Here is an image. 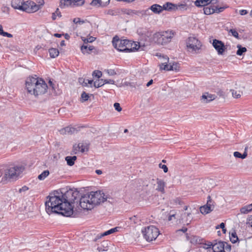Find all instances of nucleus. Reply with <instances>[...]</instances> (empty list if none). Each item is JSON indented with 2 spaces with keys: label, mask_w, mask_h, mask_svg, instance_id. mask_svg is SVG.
<instances>
[{
  "label": "nucleus",
  "mask_w": 252,
  "mask_h": 252,
  "mask_svg": "<svg viewBox=\"0 0 252 252\" xmlns=\"http://www.w3.org/2000/svg\"><path fill=\"white\" fill-rule=\"evenodd\" d=\"M46 198L45 209L49 215L55 213L66 217H75L74 211L71 208L65 207V204L63 200L61 194L58 191H55L50 193Z\"/></svg>",
  "instance_id": "f257e3e1"
},
{
  "label": "nucleus",
  "mask_w": 252,
  "mask_h": 252,
  "mask_svg": "<svg viewBox=\"0 0 252 252\" xmlns=\"http://www.w3.org/2000/svg\"><path fill=\"white\" fill-rule=\"evenodd\" d=\"M26 88L28 93L36 96L45 94L47 92L48 86L43 79L35 75L27 78Z\"/></svg>",
  "instance_id": "f03ea898"
},
{
  "label": "nucleus",
  "mask_w": 252,
  "mask_h": 252,
  "mask_svg": "<svg viewBox=\"0 0 252 252\" xmlns=\"http://www.w3.org/2000/svg\"><path fill=\"white\" fill-rule=\"evenodd\" d=\"M25 167L22 165H6L0 168V179L2 180L17 179L24 171Z\"/></svg>",
  "instance_id": "7ed1b4c3"
},
{
  "label": "nucleus",
  "mask_w": 252,
  "mask_h": 252,
  "mask_svg": "<svg viewBox=\"0 0 252 252\" xmlns=\"http://www.w3.org/2000/svg\"><path fill=\"white\" fill-rule=\"evenodd\" d=\"M176 32L173 30H167L157 32L153 35V40L158 44L166 45L170 43Z\"/></svg>",
  "instance_id": "20e7f679"
},
{
  "label": "nucleus",
  "mask_w": 252,
  "mask_h": 252,
  "mask_svg": "<svg viewBox=\"0 0 252 252\" xmlns=\"http://www.w3.org/2000/svg\"><path fill=\"white\" fill-rule=\"evenodd\" d=\"M61 194L63 197V200L65 204V207L66 208L70 207L73 211V206L72 204L75 202V200L79 196V191L75 189H70L64 192L62 191Z\"/></svg>",
  "instance_id": "39448f33"
},
{
  "label": "nucleus",
  "mask_w": 252,
  "mask_h": 252,
  "mask_svg": "<svg viewBox=\"0 0 252 252\" xmlns=\"http://www.w3.org/2000/svg\"><path fill=\"white\" fill-rule=\"evenodd\" d=\"M144 238L149 242L155 240L159 234L158 228L154 225H150L142 230Z\"/></svg>",
  "instance_id": "423d86ee"
},
{
  "label": "nucleus",
  "mask_w": 252,
  "mask_h": 252,
  "mask_svg": "<svg viewBox=\"0 0 252 252\" xmlns=\"http://www.w3.org/2000/svg\"><path fill=\"white\" fill-rule=\"evenodd\" d=\"M163 63L159 65L160 69L165 70L167 71H174L175 72H178L180 70V66L177 63H170L167 64L169 61V58L167 56H162Z\"/></svg>",
  "instance_id": "0eeeda50"
},
{
  "label": "nucleus",
  "mask_w": 252,
  "mask_h": 252,
  "mask_svg": "<svg viewBox=\"0 0 252 252\" xmlns=\"http://www.w3.org/2000/svg\"><path fill=\"white\" fill-rule=\"evenodd\" d=\"M91 197V203H93L94 207L95 205L100 204L105 202L107 198L104 193L101 191H97L95 192L92 191L90 193Z\"/></svg>",
  "instance_id": "6e6552de"
},
{
  "label": "nucleus",
  "mask_w": 252,
  "mask_h": 252,
  "mask_svg": "<svg viewBox=\"0 0 252 252\" xmlns=\"http://www.w3.org/2000/svg\"><path fill=\"white\" fill-rule=\"evenodd\" d=\"M90 194L87 193L82 196L80 199V205L84 210H91L94 208L93 203L91 202L92 199Z\"/></svg>",
  "instance_id": "1a4fd4ad"
},
{
  "label": "nucleus",
  "mask_w": 252,
  "mask_h": 252,
  "mask_svg": "<svg viewBox=\"0 0 252 252\" xmlns=\"http://www.w3.org/2000/svg\"><path fill=\"white\" fill-rule=\"evenodd\" d=\"M23 11L28 13H32L36 12L39 9V5H37L34 2L31 0H27L24 1L23 0Z\"/></svg>",
  "instance_id": "9d476101"
},
{
  "label": "nucleus",
  "mask_w": 252,
  "mask_h": 252,
  "mask_svg": "<svg viewBox=\"0 0 252 252\" xmlns=\"http://www.w3.org/2000/svg\"><path fill=\"white\" fill-rule=\"evenodd\" d=\"M187 46L188 49L196 52L200 49L201 44L200 42L195 37H189L187 42Z\"/></svg>",
  "instance_id": "9b49d317"
},
{
  "label": "nucleus",
  "mask_w": 252,
  "mask_h": 252,
  "mask_svg": "<svg viewBox=\"0 0 252 252\" xmlns=\"http://www.w3.org/2000/svg\"><path fill=\"white\" fill-rule=\"evenodd\" d=\"M127 39H120L117 36L113 38L112 44L115 48L121 52H124L123 50L127 43Z\"/></svg>",
  "instance_id": "f8f14e48"
},
{
  "label": "nucleus",
  "mask_w": 252,
  "mask_h": 252,
  "mask_svg": "<svg viewBox=\"0 0 252 252\" xmlns=\"http://www.w3.org/2000/svg\"><path fill=\"white\" fill-rule=\"evenodd\" d=\"M127 43H126V46L123 50L124 52H131L137 51L140 48L139 43L131 40H127Z\"/></svg>",
  "instance_id": "ddd939ff"
},
{
  "label": "nucleus",
  "mask_w": 252,
  "mask_h": 252,
  "mask_svg": "<svg viewBox=\"0 0 252 252\" xmlns=\"http://www.w3.org/2000/svg\"><path fill=\"white\" fill-rule=\"evenodd\" d=\"M213 46L214 48L218 52L219 55H222L224 52L226 48L224 43L220 40L217 39H214L212 43Z\"/></svg>",
  "instance_id": "4468645a"
},
{
  "label": "nucleus",
  "mask_w": 252,
  "mask_h": 252,
  "mask_svg": "<svg viewBox=\"0 0 252 252\" xmlns=\"http://www.w3.org/2000/svg\"><path fill=\"white\" fill-rule=\"evenodd\" d=\"M110 244V241L108 240L103 241L100 244L97 245V250L99 252H106L108 250Z\"/></svg>",
  "instance_id": "2eb2a0df"
},
{
  "label": "nucleus",
  "mask_w": 252,
  "mask_h": 252,
  "mask_svg": "<svg viewBox=\"0 0 252 252\" xmlns=\"http://www.w3.org/2000/svg\"><path fill=\"white\" fill-rule=\"evenodd\" d=\"M148 9L149 11L151 10L154 13L156 14H159L163 10V7L158 4H153Z\"/></svg>",
  "instance_id": "dca6fc26"
},
{
  "label": "nucleus",
  "mask_w": 252,
  "mask_h": 252,
  "mask_svg": "<svg viewBox=\"0 0 252 252\" xmlns=\"http://www.w3.org/2000/svg\"><path fill=\"white\" fill-rule=\"evenodd\" d=\"M215 99V95L209 94L208 93H206L203 94L201 96L202 102L207 103Z\"/></svg>",
  "instance_id": "f3484780"
},
{
  "label": "nucleus",
  "mask_w": 252,
  "mask_h": 252,
  "mask_svg": "<svg viewBox=\"0 0 252 252\" xmlns=\"http://www.w3.org/2000/svg\"><path fill=\"white\" fill-rule=\"evenodd\" d=\"M23 0H12L11 6L16 9L23 11Z\"/></svg>",
  "instance_id": "a211bd4d"
},
{
  "label": "nucleus",
  "mask_w": 252,
  "mask_h": 252,
  "mask_svg": "<svg viewBox=\"0 0 252 252\" xmlns=\"http://www.w3.org/2000/svg\"><path fill=\"white\" fill-rule=\"evenodd\" d=\"M163 10L167 11L176 10L177 6L176 4L171 3L170 2H167L162 6Z\"/></svg>",
  "instance_id": "6ab92c4d"
},
{
  "label": "nucleus",
  "mask_w": 252,
  "mask_h": 252,
  "mask_svg": "<svg viewBox=\"0 0 252 252\" xmlns=\"http://www.w3.org/2000/svg\"><path fill=\"white\" fill-rule=\"evenodd\" d=\"M225 242L219 241L218 243H215L213 246V251H224V244Z\"/></svg>",
  "instance_id": "aec40b11"
},
{
  "label": "nucleus",
  "mask_w": 252,
  "mask_h": 252,
  "mask_svg": "<svg viewBox=\"0 0 252 252\" xmlns=\"http://www.w3.org/2000/svg\"><path fill=\"white\" fill-rule=\"evenodd\" d=\"M75 129L70 126H66L63 128L61 129L60 132L62 134H70L74 132Z\"/></svg>",
  "instance_id": "412c9836"
},
{
  "label": "nucleus",
  "mask_w": 252,
  "mask_h": 252,
  "mask_svg": "<svg viewBox=\"0 0 252 252\" xmlns=\"http://www.w3.org/2000/svg\"><path fill=\"white\" fill-rule=\"evenodd\" d=\"M157 183L158 185L157 190L162 193H164V187L165 185L164 182L162 180L158 179Z\"/></svg>",
  "instance_id": "4be33fe9"
},
{
  "label": "nucleus",
  "mask_w": 252,
  "mask_h": 252,
  "mask_svg": "<svg viewBox=\"0 0 252 252\" xmlns=\"http://www.w3.org/2000/svg\"><path fill=\"white\" fill-rule=\"evenodd\" d=\"M94 47L93 46H88L87 45H83L81 47V50L82 52L85 54L86 53L90 54L91 52L94 49Z\"/></svg>",
  "instance_id": "5701e85b"
},
{
  "label": "nucleus",
  "mask_w": 252,
  "mask_h": 252,
  "mask_svg": "<svg viewBox=\"0 0 252 252\" xmlns=\"http://www.w3.org/2000/svg\"><path fill=\"white\" fill-rule=\"evenodd\" d=\"M72 0H60V7L61 8H64L69 6L73 7Z\"/></svg>",
  "instance_id": "b1692460"
},
{
  "label": "nucleus",
  "mask_w": 252,
  "mask_h": 252,
  "mask_svg": "<svg viewBox=\"0 0 252 252\" xmlns=\"http://www.w3.org/2000/svg\"><path fill=\"white\" fill-rule=\"evenodd\" d=\"M134 15H136L139 16H144L146 15H150V14L149 13V9H147L146 10H133V16Z\"/></svg>",
  "instance_id": "393cba45"
},
{
  "label": "nucleus",
  "mask_w": 252,
  "mask_h": 252,
  "mask_svg": "<svg viewBox=\"0 0 252 252\" xmlns=\"http://www.w3.org/2000/svg\"><path fill=\"white\" fill-rule=\"evenodd\" d=\"M77 157L75 156H67L65 157V159L67 162V165L69 166H72L74 164L75 161L76 160Z\"/></svg>",
  "instance_id": "a878e982"
},
{
  "label": "nucleus",
  "mask_w": 252,
  "mask_h": 252,
  "mask_svg": "<svg viewBox=\"0 0 252 252\" xmlns=\"http://www.w3.org/2000/svg\"><path fill=\"white\" fill-rule=\"evenodd\" d=\"M104 13L111 16H117L120 14V10L119 9H108L105 10Z\"/></svg>",
  "instance_id": "bb28decb"
},
{
  "label": "nucleus",
  "mask_w": 252,
  "mask_h": 252,
  "mask_svg": "<svg viewBox=\"0 0 252 252\" xmlns=\"http://www.w3.org/2000/svg\"><path fill=\"white\" fill-rule=\"evenodd\" d=\"M50 56L52 58H55L59 56V51L58 49L51 48L49 49Z\"/></svg>",
  "instance_id": "cd10ccee"
},
{
  "label": "nucleus",
  "mask_w": 252,
  "mask_h": 252,
  "mask_svg": "<svg viewBox=\"0 0 252 252\" xmlns=\"http://www.w3.org/2000/svg\"><path fill=\"white\" fill-rule=\"evenodd\" d=\"M252 211V204H249L245 206L240 209V212L242 214H248Z\"/></svg>",
  "instance_id": "c85d7f7f"
},
{
  "label": "nucleus",
  "mask_w": 252,
  "mask_h": 252,
  "mask_svg": "<svg viewBox=\"0 0 252 252\" xmlns=\"http://www.w3.org/2000/svg\"><path fill=\"white\" fill-rule=\"evenodd\" d=\"M213 210L211 209V207L206 206L205 205L202 206L200 208V211L202 214H207Z\"/></svg>",
  "instance_id": "c756f323"
},
{
  "label": "nucleus",
  "mask_w": 252,
  "mask_h": 252,
  "mask_svg": "<svg viewBox=\"0 0 252 252\" xmlns=\"http://www.w3.org/2000/svg\"><path fill=\"white\" fill-rule=\"evenodd\" d=\"M113 230H112L111 229L102 233H101V234H98L95 239L94 240V241H96L97 239H100L103 236H107V235H110L111 234H112L113 233Z\"/></svg>",
  "instance_id": "7c9ffc66"
},
{
  "label": "nucleus",
  "mask_w": 252,
  "mask_h": 252,
  "mask_svg": "<svg viewBox=\"0 0 252 252\" xmlns=\"http://www.w3.org/2000/svg\"><path fill=\"white\" fill-rule=\"evenodd\" d=\"M238 238L237 235V234L235 231L232 232L230 235V241L234 244L236 243L238 241Z\"/></svg>",
  "instance_id": "2f4dec72"
},
{
  "label": "nucleus",
  "mask_w": 252,
  "mask_h": 252,
  "mask_svg": "<svg viewBox=\"0 0 252 252\" xmlns=\"http://www.w3.org/2000/svg\"><path fill=\"white\" fill-rule=\"evenodd\" d=\"M233 155L236 158L244 159L247 157L248 154L247 152H244L243 154H241L239 152H235L233 153Z\"/></svg>",
  "instance_id": "473e14b6"
},
{
  "label": "nucleus",
  "mask_w": 252,
  "mask_h": 252,
  "mask_svg": "<svg viewBox=\"0 0 252 252\" xmlns=\"http://www.w3.org/2000/svg\"><path fill=\"white\" fill-rule=\"evenodd\" d=\"M237 48H238L236 52L237 55L241 56L244 53L247 51V49L246 47H243L239 44L237 45Z\"/></svg>",
  "instance_id": "72a5a7b5"
},
{
  "label": "nucleus",
  "mask_w": 252,
  "mask_h": 252,
  "mask_svg": "<svg viewBox=\"0 0 252 252\" xmlns=\"http://www.w3.org/2000/svg\"><path fill=\"white\" fill-rule=\"evenodd\" d=\"M120 14H127L133 16V10L130 9L123 8L120 9Z\"/></svg>",
  "instance_id": "f704fd0d"
},
{
  "label": "nucleus",
  "mask_w": 252,
  "mask_h": 252,
  "mask_svg": "<svg viewBox=\"0 0 252 252\" xmlns=\"http://www.w3.org/2000/svg\"><path fill=\"white\" fill-rule=\"evenodd\" d=\"M74 150H77L76 149L78 148V150H80L82 153L88 150V148L86 146L84 145L82 143H79L78 146L75 147V146L73 147Z\"/></svg>",
  "instance_id": "c9c22d12"
},
{
  "label": "nucleus",
  "mask_w": 252,
  "mask_h": 252,
  "mask_svg": "<svg viewBox=\"0 0 252 252\" xmlns=\"http://www.w3.org/2000/svg\"><path fill=\"white\" fill-rule=\"evenodd\" d=\"M49 175V171L48 170H45L42 172L38 176V179L40 180H44Z\"/></svg>",
  "instance_id": "e433bc0d"
},
{
  "label": "nucleus",
  "mask_w": 252,
  "mask_h": 252,
  "mask_svg": "<svg viewBox=\"0 0 252 252\" xmlns=\"http://www.w3.org/2000/svg\"><path fill=\"white\" fill-rule=\"evenodd\" d=\"M203 11L204 13L206 15H210L214 13V10L212 8V6L204 7Z\"/></svg>",
  "instance_id": "4c0bfd02"
},
{
  "label": "nucleus",
  "mask_w": 252,
  "mask_h": 252,
  "mask_svg": "<svg viewBox=\"0 0 252 252\" xmlns=\"http://www.w3.org/2000/svg\"><path fill=\"white\" fill-rule=\"evenodd\" d=\"M57 16L59 18L62 17V14L61 12L59 10V9L58 8L56 9V11L52 13V19L53 20H55L57 18Z\"/></svg>",
  "instance_id": "58836bf2"
},
{
  "label": "nucleus",
  "mask_w": 252,
  "mask_h": 252,
  "mask_svg": "<svg viewBox=\"0 0 252 252\" xmlns=\"http://www.w3.org/2000/svg\"><path fill=\"white\" fill-rule=\"evenodd\" d=\"M82 40L84 42V44H87L88 43H92L95 40V38L93 37L92 36H90L88 38H86L84 37H82Z\"/></svg>",
  "instance_id": "ea45409f"
},
{
  "label": "nucleus",
  "mask_w": 252,
  "mask_h": 252,
  "mask_svg": "<svg viewBox=\"0 0 252 252\" xmlns=\"http://www.w3.org/2000/svg\"><path fill=\"white\" fill-rule=\"evenodd\" d=\"M104 85V84L103 82V79H102L96 80V81H94V87H95V88H97L102 87Z\"/></svg>",
  "instance_id": "a19ab883"
},
{
  "label": "nucleus",
  "mask_w": 252,
  "mask_h": 252,
  "mask_svg": "<svg viewBox=\"0 0 252 252\" xmlns=\"http://www.w3.org/2000/svg\"><path fill=\"white\" fill-rule=\"evenodd\" d=\"M73 6H79L84 4L85 0H72Z\"/></svg>",
  "instance_id": "79ce46f5"
},
{
  "label": "nucleus",
  "mask_w": 252,
  "mask_h": 252,
  "mask_svg": "<svg viewBox=\"0 0 252 252\" xmlns=\"http://www.w3.org/2000/svg\"><path fill=\"white\" fill-rule=\"evenodd\" d=\"M206 0H196L195 1V5L197 7H201L206 5Z\"/></svg>",
  "instance_id": "37998d69"
},
{
  "label": "nucleus",
  "mask_w": 252,
  "mask_h": 252,
  "mask_svg": "<svg viewBox=\"0 0 252 252\" xmlns=\"http://www.w3.org/2000/svg\"><path fill=\"white\" fill-rule=\"evenodd\" d=\"M89 97V94H87L85 92H83L81 95V101L83 102L87 101Z\"/></svg>",
  "instance_id": "c03bdc74"
},
{
  "label": "nucleus",
  "mask_w": 252,
  "mask_h": 252,
  "mask_svg": "<svg viewBox=\"0 0 252 252\" xmlns=\"http://www.w3.org/2000/svg\"><path fill=\"white\" fill-rule=\"evenodd\" d=\"M73 22L76 24L82 25L88 22V21L87 20H81L79 18H75L73 19Z\"/></svg>",
  "instance_id": "a18cd8bd"
},
{
  "label": "nucleus",
  "mask_w": 252,
  "mask_h": 252,
  "mask_svg": "<svg viewBox=\"0 0 252 252\" xmlns=\"http://www.w3.org/2000/svg\"><path fill=\"white\" fill-rule=\"evenodd\" d=\"M207 199V202L205 206L211 207V209L213 210L214 208V206L213 204V201L211 198V197L210 196H208Z\"/></svg>",
  "instance_id": "49530a36"
},
{
  "label": "nucleus",
  "mask_w": 252,
  "mask_h": 252,
  "mask_svg": "<svg viewBox=\"0 0 252 252\" xmlns=\"http://www.w3.org/2000/svg\"><path fill=\"white\" fill-rule=\"evenodd\" d=\"M232 96L236 98H238L241 96V93L240 91H236L234 90H231Z\"/></svg>",
  "instance_id": "de8ad7c7"
},
{
  "label": "nucleus",
  "mask_w": 252,
  "mask_h": 252,
  "mask_svg": "<svg viewBox=\"0 0 252 252\" xmlns=\"http://www.w3.org/2000/svg\"><path fill=\"white\" fill-rule=\"evenodd\" d=\"M93 76L97 78H99L102 76V72L99 70H94L92 74Z\"/></svg>",
  "instance_id": "09e8293b"
},
{
  "label": "nucleus",
  "mask_w": 252,
  "mask_h": 252,
  "mask_svg": "<svg viewBox=\"0 0 252 252\" xmlns=\"http://www.w3.org/2000/svg\"><path fill=\"white\" fill-rule=\"evenodd\" d=\"M102 0H93L91 2V5L93 6H96L99 4V6H101Z\"/></svg>",
  "instance_id": "8fccbe9b"
},
{
  "label": "nucleus",
  "mask_w": 252,
  "mask_h": 252,
  "mask_svg": "<svg viewBox=\"0 0 252 252\" xmlns=\"http://www.w3.org/2000/svg\"><path fill=\"white\" fill-rule=\"evenodd\" d=\"M176 6H177L176 10H178V9L183 10V9H186L187 5L186 3L178 4H176Z\"/></svg>",
  "instance_id": "3c124183"
},
{
  "label": "nucleus",
  "mask_w": 252,
  "mask_h": 252,
  "mask_svg": "<svg viewBox=\"0 0 252 252\" xmlns=\"http://www.w3.org/2000/svg\"><path fill=\"white\" fill-rule=\"evenodd\" d=\"M229 32H231L232 35L236 38H239V34L238 32L234 29H230Z\"/></svg>",
  "instance_id": "603ef678"
},
{
  "label": "nucleus",
  "mask_w": 252,
  "mask_h": 252,
  "mask_svg": "<svg viewBox=\"0 0 252 252\" xmlns=\"http://www.w3.org/2000/svg\"><path fill=\"white\" fill-rule=\"evenodd\" d=\"M94 82L93 80H83V82L82 83V85L83 86H87L88 84L91 85Z\"/></svg>",
  "instance_id": "864d4df0"
},
{
  "label": "nucleus",
  "mask_w": 252,
  "mask_h": 252,
  "mask_svg": "<svg viewBox=\"0 0 252 252\" xmlns=\"http://www.w3.org/2000/svg\"><path fill=\"white\" fill-rule=\"evenodd\" d=\"M114 107L115 110L118 112H120L122 110V108L120 106V104L118 102H116L114 104Z\"/></svg>",
  "instance_id": "5fc2aeb1"
},
{
  "label": "nucleus",
  "mask_w": 252,
  "mask_h": 252,
  "mask_svg": "<svg viewBox=\"0 0 252 252\" xmlns=\"http://www.w3.org/2000/svg\"><path fill=\"white\" fill-rule=\"evenodd\" d=\"M159 167L163 170L164 173H166L168 172V167L166 165L160 163L159 164Z\"/></svg>",
  "instance_id": "6e6d98bb"
},
{
  "label": "nucleus",
  "mask_w": 252,
  "mask_h": 252,
  "mask_svg": "<svg viewBox=\"0 0 252 252\" xmlns=\"http://www.w3.org/2000/svg\"><path fill=\"white\" fill-rule=\"evenodd\" d=\"M214 243L212 242H207V243H205V245L206 246V249L209 248H213Z\"/></svg>",
  "instance_id": "4d7b16f0"
},
{
  "label": "nucleus",
  "mask_w": 252,
  "mask_h": 252,
  "mask_svg": "<svg viewBox=\"0 0 252 252\" xmlns=\"http://www.w3.org/2000/svg\"><path fill=\"white\" fill-rule=\"evenodd\" d=\"M110 3V0H102L101 7H105Z\"/></svg>",
  "instance_id": "13d9d810"
},
{
  "label": "nucleus",
  "mask_w": 252,
  "mask_h": 252,
  "mask_svg": "<svg viewBox=\"0 0 252 252\" xmlns=\"http://www.w3.org/2000/svg\"><path fill=\"white\" fill-rule=\"evenodd\" d=\"M104 84H114L115 83V81L113 80L109 79H103Z\"/></svg>",
  "instance_id": "bf43d9fd"
},
{
  "label": "nucleus",
  "mask_w": 252,
  "mask_h": 252,
  "mask_svg": "<svg viewBox=\"0 0 252 252\" xmlns=\"http://www.w3.org/2000/svg\"><path fill=\"white\" fill-rule=\"evenodd\" d=\"M224 249L227 252H230L231 249V245L226 242L224 244Z\"/></svg>",
  "instance_id": "052dcab7"
},
{
  "label": "nucleus",
  "mask_w": 252,
  "mask_h": 252,
  "mask_svg": "<svg viewBox=\"0 0 252 252\" xmlns=\"http://www.w3.org/2000/svg\"><path fill=\"white\" fill-rule=\"evenodd\" d=\"M29 189V188L26 186H23L22 188H20L19 190V192H24Z\"/></svg>",
  "instance_id": "680f3d73"
},
{
  "label": "nucleus",
  "mask_w": 252,
  "mask_h": 252,
  "mask_svg": "<svg viewBox=\"0 0 252 252\" xmlns=\"http://www.w3.org/2000/svg\"><path fill=\"white\" fill-rule=\"evenodd\" d=\"M107 73L110 75H114L116 74V72L113 69L108 70Z\"/></svg>",
  "instance_id": "e2e57ef3"
},
{
  "label": "nucleus",
  "mask_w": 252,
  "mask_h": 252,
  "mask_svg": "<svg viewBox=\"0 0 252 252\" xmlns=\"http://www.w3.org/2000/svg\"><path fill=\"white\" fill-rule=\"evenodd\" d=\"M224 227H225L224 223L221 222L220 223V225H218L216 226V229H219L220 228H221L222 229V228H224Z\"/></svg>",
  "instance_id": "0e129e2a"
},
{
  "label": "nucleus",
  "mask_w": 252,
  "mask_h": 252,
  "mask_svg": "<svg viewBox=\"0 0 252 252\" xmlns=\"http://www.w3.org/2000/svg\"><path fill=\"white\" fill-rule=\"evenodd\" d=\"M247 13H248V12L246 10L243 9V10H240V14L241 15H245L247 14Z\"/></svg>",
  "instance_id": "69168bd1"
},
{
  "label": "nucleus",
  "mask_w": 252,
  "mask_h": 252,
  "mask_svg": "<svg viewBox=\"0 0 252 252\" xmlns=\"http://www.w3.org/2000/svg\"><path fill=\"white\" fill-rule=\"evenodd\" d=\"M3 36H6L7 37H12L13 36L11 34L8 33L7 32H4V34L3 35Z\"/></svg>",
  "instance_id": "338daca9"
},
{
  "label": "nucleus",
  "mask_w": 252,
  "mask_h": 252,
  "mask_svg": "<svg viewBox=\"0 0 252 252\" xmlns=\"http://www.w3.org/2000/svg\"><path fill=\"white\" fill-rule=\"evenodd\" d=\"M212 8L213 9V10H214V13H218V6L213 5V6H212Z\"/></svg>",
  "instance_id": "774afa93"
}]
</instances>
